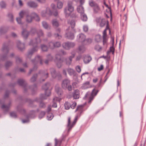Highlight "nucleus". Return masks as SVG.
<instances>
[{"label": "nucleus", "instance_id": "f3484780", "mask_svg": "<svg viewBox=\"0 0 146 146\" xmlns=\"http://www.w3.org/2000/svg\"><path fill=\"white\" fill-rule=\"evenodd\" d=\"M77 11L79 13H80L81 15H83L84 13V8L82 5H80L78 7Z\"/></svg>", "mask_w": 146, "mask_h": 146}, {"label": "nucleus", "instance_id": "f8f14e48", "mask_svg": "<svg viewBox=\"0 0 146 146\" xmlns=\"http://www.w3.org/2000/svg\"><path fill=\"white\" fill-rule=\"evenodd\" d=\"M106 5L107 7V9H106V12L107 13H106V15L107 18H108L109 17L108 15L110 16L111 18L112 13L111 8L110 7H109L107 5Z\"/></svg>", "mask_w": 146, "mask_h": 146}, {"label": "nucleus", "instance_id": "bf43d9fd", "mask_svg": "<svg viewBox=\"0 0 146 146\" xmlns=\"http://www.w3.org/2000/svg\"><path fill=\"white\" fill-rule=\"evenodd\" d=\"M19 4L20 6H22L23 5V3L21 0H19Z\"/></svg>", "mask_w": 146, "mask_h": 146}, {"label": "nucleus", "instance_id": "052dcab7", "mask_svg": "<svg viewBox=\"0 0 146 146\" xmlns=\"http://www.w3.org/2000/svg\"><path fill=\"white\" fill-rule=\"evenodd\" d=\"M84 2V0H80V3L81 5L83 4Z\"/></svg>", "mask_w": 146, "mask_h": 146}, {"label": "nucleus", "instance_id": "e433bc0d", "mask_svg": "<svg viewBox=\"0 0 146 146\" xmlns=\"http://www.w3.org/2000/svg\"><path fill=\"white\" fill-rule=\"evenodd\" d=\"M9 107H10L9 105H4L2 106V108L4 110L7 111H8V110L9 109Z\"/></svg>", "mask_w": 146, "mask_h": 146}, {"label": "nucleus", "instance_id": "c03bdc74", "mask_svg": "<svg viewBox=\"0 0 146 146\" xmlns=\"http://www.w3.org/2000/svg\"><path fill=\"white\" fill-rule=\"evenodd\" d=\"M98 92L96 91V90L95 89L93 90L91 94V96H95L96 95L97 93Z\"/></svg>", "mask_w": 146, "mask_h": 146}, {"label": "nucleus", "instance_id": "4d7b16f0", "mask_svg": "<svg viewBox=\"0 0 146 146\" xmlns=\"http://www.w3.org/2000/svg\"><path fill=\"white\" fill-rule=\"evenodd\" d=\"M8 17L11 19L10 21H13V16L12 15V14H10L9 15H8Z\"/></svg>", "mask_w": 146, "mask_h": 146}, {"label": "nucleus", "instance_id": "2f4dec72", "mask_svg": "<svg viewBox=\"0 0 146 146\" xmlns=\"http://www.w3.org/2000/svg\"><path fill=\"white\" fill-rule=\"evenodd\" d=\"M35 60L36 61H40L41 64H42V57L40 56H38L35 58Z\"/></svg>", "mask_w": 146, "mask_h": 146}, {"label": "nucleus", "instance_id": "6e6d98bb", "mask_svg": "<svg viewBox=\"0 0 146 146\" xmlns=\"http://www.w3.org/2000/svg\"><path fill=\"white\" fill-rule=\"evenodd\" d=\"M110 51L112 52V54H113L114 53V48L113 47H111L110 48Z\"/></svg>", "mask_w": 146, "mask_h": 146}, {"label": "nucleus", "instance_id": "c85d7f7f", "mask_svg": "<svg viewBox=\"0 0 146 146\" xmlns=\"http://www.w3.org/2000/svg\"><path fill=\"white\" fill-rule=\"evenodd\" d=\"M52 23L54 27H57L59 25L58 22L55 20H53L52 21Z\"/></svg>", "mask_w": 146, "mask_h": 146}, {"label": "nucleus", "instance_id": "603ef678", "mask_svg": "<svg viewBox=\"0 0 146 146\" xmlns=\"http://www.w3.org/2000/svg\"><path fill=\"white\" fill-rule=\"evenodd\" d=\"M11 116L13 117H16L17 116L15 112H12L11 113H10Z\"/></svg>", "mask_w": 146, "mask_h": 146}, {"label": "nucleus", "instance_id": "0e129e2a", "mask_svg": "<svg viewBox=\"0 0 146 146\" xmlns=\"http://www.w3.org/2000/svg\"><path fill=\"white\" fill-rule=\"evenodd\" d=\"M37 1L41 3H42L44 2L45 0H37Z\"/></svg>", "mask_w": 146, "mask_h": 146}, {"label": "nucleus", "instance_id": "6ab92c4d", "mask_svg": "<svg viewBox=\"0 0 146 146\" xmlns=\"http://www.w3.org/2000/svg\"><path fill=\"white\" fill-rule=\"evenodd\" d=\"M92 60V58L90 56H85L84 58V61L85 63H88Z\"/></svg>", "mask_w": 146, "mask_h": 146}, {"label": "nucleus", "instance_id": "ddd939ff", "mask_svg": "<svg viewBox=\"0 0 146 146\" xmlns=\"http://www.w3.org/2000/svg\"><path fill=\"white\" fill-rule=\"evenodd\" d=\"M51 108L49 107L48 108V113L47 115V118L48 120H51L53 117V115L52 113L49 112L51 110Z\"/></svg>", "mask_w": 146, "mask_h": 146}, {"label": "nucleus", "instance_id": "864d4df0", "mask_svg": "<svg viewBox=\"0 0 146 146\" xmlns=\"http://www.w3.org/2000/svg\"><path fill=\"white\" fill-rule=\"evenodd\" d=\"M84 31L85 32H87L88 30V27L87 25H84L83 27Z\"/></svg>", "mask_w": 146, "mask_h": 146}, {"label": "nucleus", "instance_id": "a19ab883", "mask_svg": "<svg viewBox=\"0 0 146 146\" xmlns=\"http://www.w3.org/2000/svg\"><path fill=\"white\" fill-rule=\"evenodd\" d=\"M42 25L43 27L46 29H48V24L45 22H43L42 23Z\"/></svg>", "mask_w": 146, "mask_h": 146}, {"label": "nucleus", "instance_id": "79ce46f5", "mask_svg": "<svg viewBox=\"0 0 146 146\" xmlns=\"http://www.w3.org/2000/svg\"><path fill=\"white\" fill-rule=\"evenodd\" d=\"M106 21L104 19H103L101 21V22L100 24L101 27H103L106 24Z\"/></svg>", "mask_w": 146, "mask_h": 146}, {"label": "nucleus", "instance_id": "bb28decb", "mask_svg": "<svg viewBox=\"0 0 146 146\" xmlns=\"http://www.w3.org/2000/svg\"><path fill=\"white\" fill-rule=\"evenodd\" d=\"M63 3L60 1L58 2L57 4V7L58 9H60L62 8Z\"/></svg>", "mask_w": 146, "mask_h": 146}, {"label": "nucleus", "instance_id": "423d86ee", "mask_svg": "<svg viewBox=\"0 0 146 146\" xmlns=\"http://www.w3.org/2000/svg\"><path fill=\"white\" fill-rule=\"evenodd\" d=\"M90 5L93 7L94 11L96 13L100 11V8L98 5L93 0H90L89 2Z\"/></svg>", "mask_w": 146, "mask_h": 146}, {"label": "nucleus", "instance_id": "f257e3e1", "mask_svg": "<svg viewBox=\"0 0 146 146\" xmlns=\"http://www.w3.org/2000/svg\"><path fill=\"white\" fill-rule=\"evenodd\" d=\"M19 16L20 18H17L16 20L19 24H21V19L22 18L24 15H26V21L28 23H30L32 21L33 18L35 19L36 21H39L40 19L38 16L35 13H32L31 15H27L26 12L22 11L19 13Z\"/></svg>", "mask_w": 146, "mask_h": 146}, {"label": "nucleus", "instance_id": "20e7f679", "mask_svg": "<svg viewBox=\"0 0 146 146\" xmlns=\"http://www.w3.org/2000/svg\"><path fill=\"white\" fill-rule=\"evenodd\" d=\"M62 88L65 89H67L69 91L72 90V86L70 84V82L68 79H65L62 82Z\"/></svg>", "mask_w": 146, "mask_h": 146}, {"label": "nucleus", "instance_id": "49530a36", "mask_svg": "<svg viewBox=\"0 0 146 146\" xmlns=\"http://www.w3.org/2000/svg\"><path fill=\"white\" fill-rule=\"evenodd\" d=\"M45 115V113L44 111H42L40 113L39 117V118H42Z\"/></svg>", "mask_w": 146, "mask_h": 146}, {"label": "nucleus", "instance_id": "37998d69", "mask_svg": "<svg viewBox=\"0 0 146 146\" xmlns=\"http://www.w3.org/2000/svg\"><path fill=\"white\" fill-rule=\"evenodd\" d=\"M41 48L42 50L43 51H46L47 50V47L46 46L42 45L41 46Z\"/></svg>", "mask_w": 146, "mask_h": 146}, {"label": "nucleus", "instance_id": "aec40b11", "mask_svg": "<svg viewBox=\"0 0 146 146\" xmlns=\"http://www.w3.org/2000/svg\"><path fill=\"white\" fill-rule=\"evenodd\" d=\"M83 105H80L78 106L76 110V111H78L79 113L81 114L83 111Z\"/></svg>", "mask_w": 146, "mask_h": 146}, {"label": "nucleus", "instance_id": "393cba45", "mask_svg": "<svg viewBox=\"0 0 146 146\" xmlns=\"http://www.w3.org/2000/svg\"><path fill=\"white\" fill-rule=\"evenodd\" d=\"M22 35L25 38H26L28 36L29 33L26 30H23L22 33Z\"/></svg>", "mask_w": 146, "mask_h": 146}, {"label": "nucleus", "instance_id": "de8ad7c7", "mask_svg": "<svg viewBox=\"0 0 146 146\" xmlns=\"http://www.w3.org/2000/svg\"><path fill=\"white\" fill-rule=\"evenodd\" d=\"M76 70L78 72H80L81 71V69L80 67L78 66H77L76 68Z\"/></svg>", "mask_w": 146, "mask_h": 146}, {"label": "nucleus", "instance_id": "09e8293b", "mask_svg": "<svg viewBox=\"0 0 146 146\" xmlns=\"http://www.w3.org/2000/svg\"><path fill=\"white\" fill-rule=\"evenodd\" d=\"M70 24L72 28H73L75 25V22L74 21H72L71 22Z\"/></svg>", "mask_w": 146, "mask_h": 146}, {"label": "nucleus", "instance_id": "a18cd8bd", "mask_svg": "<svg viewBox=\"0 0 146 146\" xmlns=\"http://www.w3.org/2000/svg\"><path fill=\"white\" fill-rule=\"evenodd\" d=\"M37 76V75L36 74L35 75L33 76L32 78L31 79V82H33L35 81L36 80V77Z\"/></svg>", "mask_w": 146, "mask_h": 146}, {"label": "nucleus", "instance_id": "9b49d317", "mask_svg": "<svg viewBox=\"0 0 146 146\" xmlns=\"http://www.w3.org/2000/svg\"><path fill=\"white\" fill-rule=\"evenodd\" d=\"M108 29V27L107 26L106 28L103 33V44H104L106 42L107 40L106 31Z\"/></svg>", "mask_w": 146, "mask_h": 146}, {"label": "nucleus", "instance_id": "58836bf2", "mask_svg": "<svg viewBox=\"0 0 146 146\" xmlns=\"http://www.w3.org/2000/svg\"><path fill=\"white\" fill-rule=\"evenodd\" d=\"M18 83L19 85L21 86H23L25 84L24 81L22 79L19 80L18 81Z\"/></svg>", "mask_w": 146, "mask_h": 146}, {"label": "nucleus", "instance_id": "39448f33", "mask_svg": "<svg viewBox=\"0 0 146 146\" xmlns=\"http://www.w3.org/2000/svg\"><path fill=\"white\" fill-rule=\"evenodd\" d=\"M74 10V8L72 6V2H70L68 3L67 7L65 9L64 12L66 15L67 16H69Z\"/></svg>", "mask_w": 146, "mask_h": 146}, {"label": "nucleus", "instance_id": "72a5a7b5", "mask_svg": "<svg viewBox=\"0 0 146 146\" xmlns=\"http://www.w3.org/2000/svg\"><path fill=\"white\" fill-rule=\"evenodd\" d=\"M64 106L65 109L68 110L71 107V105L68 102H66L64 104Z\"/></svg>", "mask_w": 146, "mask_h": 146}, {"label": "nucleus", "instance_id": "f03ea898", "mask_svg": "<svg viewBox=\"0 0 146 146\" xmlns=\"http://www.w3.org/2000/svg\"><path fill=\"white\" fill-rule=\"evenodd\" d=\"M36 34L38 36V37L37 38H36L35 39L33 40V41H31L29 44V45H33V46H35V47L31 51L29 52V55L31 54L33 52L37 50L38 47L36 46V44L40 42V39L39 37L42 36L43 33L42 31L41 30H40L36 33Z\"/></svg>", "mask_w": 146, "mask_h": 146}, {"label": "nucleus", "instance_id": "5701e85b", "mask_svg": "<svg viewBox=\"0 0 146 146\" xmlns=\"http://www.w3.org/2000/svg\"><path fill=\"white\" fill-rule=\"evenodd\" d=\"M28 5L32 7H35L37 6V5L34 2L30 1L27 3Z\"/></svg>", "mask_w": 146, "mask_h": 146}, {"label": "nucleus", "instance_id": "69168bd1", "mask_svg": "<svg viewBox=\"0 0 146 146\" xmlns=\"http://www.w3.org/2000/svg\"><path fill=\"white\" fill-rule=\"evenodd\" d=\"M81 58V57L80 56H78L76 58V60H80Z\"/></svg>", "mask_w": 146, "mask_h": 146}, {"label": "nucleus", "instance_id": "ea45409f", "mask_svg": "<svg viewBox=\"0 0 146 146\" xmlns=\"http://www.w3.org/2000/svg\"><path fill=\"white\" fill-rule=\"evenodd\" d=\"M51 74L52 77L54 78H55L56 77V72L55 70L54 69H51Z\"/></svg>", "mask_w": 146, "mask_h": 146}, {"label": "nucleus", "instance_id": "2eb2a0df", "mask_svg": "<svg viewBox=\"0 0 146 146\" xmlns=\"http://www.w3.org/2000/svg\"><path fill=\"white\" fill-rule=\"evenodd\" d=\"M61 100V99L59 98L55 97L53 99V104L52 105V107L54 108H56L57 107V104L56 102H60Z\"/></svg>", "mask_w": 146, "mask_h": 146}, {"label": "nucleus", "instance_id": "e2e57ef3", "mask_svg": "<svg viewBox=\"0 0 146 146\" xmlns=\"http://www.w3.org/2000/svg\"><path fill=\"white\" fill-rule=\"evenodd\" d=\"M44 105L42 103H41L40 104V106L41 107H42V108L44 107Z\"/></svg>", "mask_w": 146, "mask_h": 146}, {"label": "nucleus", "instance_id": "8fccbe9b", "mask_svg": "<svg viewBox=\"0 0 146 146\" xmlns=\"http://www.w3.org/2000/svg\"><path fill=\"white\" fill-rule=\"evenodd\" d=\"M77 104L76 102H74L72 103V104L71 105V108L74 109V108L76 106Z\"/></svg>", "mask_w": 146, "mask_h": 146}, {"label": "nucleus", "instance_id": "b1692460", "mask_svg": "<svg viewBox=\"0 0 146 146\" xmlns=\"http://www.w3.org/2000/svg\"><path fill=\"white\" fill-rule=\"evenodd\" d=\"M53 45V46L50 45L52 48H54L55 47H59L60 46V43L59 42H56L55 43H51Z\"/></svg>", "mask_w": 146, "mask_h": 146}, {"label": "nucleus", "instance_id": "a878e982", "mask_svg": "<svg viewBox=\"0 0 146 146\" xmlns=\"http://www.w3.org/2000/svg\"><path fill=\"white\" fill-rule=\"evenodd\" d=\"M47 58L48 59L45 60L44 62L46 64H47L49 61L52 60V57L50 55H49L47 56Z\"/></svg>", "mask_w": 146, "mask_h": 146}, {"label": "nucleus", "instance_id": "c9c22d12", "mask_svg": "<svg viewBox=\"0 0 146 146\" xmlns=\"http://www.w3.org/2000/svg\"><path fill=\"white\" fill-rule=\"evenodd\" d=\"M95 49L96 50L100 51L102 50V47L99 45H96L95 47Z\"/></svg>", "mask_w": 146, "mask_h": 146}, {"label": "nucleus", "instance_id": "cd10ccee", "mask_svg": "<svg viewBox=\"0 0 146 146\" xmlns=\"http://www.w3.org/2000/svg\"><path fill=\"white\" fill-rule=\"evenodd\" d=\"M85 48L83 46H80L78 48V50L80 52H83L85 50Z\"/></svg>", "mask_w": 146, "mask_h": 146}, {"label": "nucleus", "instance_id": "1a4fd4ad", "mask_svg": "<svg viewBox=\"0 0 146 146\" xmlns=\"http://www.w3.org/2000/svg\"><path fill=\"white\" fill-rule=\"evenodd\" d=\"M75 44L72 42H66L62 44L63 48L66 49H69L71 48L74 47Z\"/></svg>", "mask_w": 146, "mask_h": 146}, {"label": "nucleus", "instance_id": "5fc2aeb1", "mask_svg": "<svg viewBox=\"0 0 146 146\" xmlns=\"http://www.w3.org/2000/svg\"><path fill=\"white\" fill-rule=\"evenodd\" d=\"M104 68V66L103 65H100V66L98 67V70L99 71H100L102 70Z\"/></svg>", "mask_w": 146, "mask_h": 146}, {"label": "nucleus", "instance_id": "4be33fe9", "mask_svg": "<svg viewBox=\"0 0 146 146\" xmlns=\"http://www.w3.org/2000/svg\"><path fill=\"white\" fill-rule=\"evenodd\" d=\"M17 45L18 48L21 50H22L24 48V44L21 43L19 41L18 42Z\"/></svg>", "mask_w": 146, "mask_h": 146}, {"label": "nucleus", "instance_id": "a211bd4d", "mask_svg": "<svg viewBox=\"0 0 146 146\" xmlns=\"http://www.w3.org/2000/svg\"><path fill=\"white\" fill-rule=\"evenodd\" d=\"M66 37L69 39H72L74 38V35L73 33L68 32L66 33Z\"/></svg>", "mask_w": 146, "mask_h": 146}, {"label": "nucleus", "instance_id": "7c9ffc66", "mask_svg": "<svg viewBox=\"0 0 146 146\" xmlns=\"http://www.w3.org/2000/svg\"><path fill=\"white\" fill-rule=\"evenodd\" d=\"M92 42V40L90 38H88L85 39L84 44H87L91 43Z\"/></svg>", "mask_w": 146, "mask_h": 146}, {"label": "nucleus", "instance_id": "774afa93", "mask_svg": "<svg viewBox=\"0 0 146 146\" xmlns=\"http://www.w3.org/2000/svg\"><path fill=\"white\" fill-rule=\"evenodd\" d=\"M63 74L65 75H66V72L65 70H64L63 71Z\"/></svg>", "mask_w": 146, "mask_h": 146}, {"label": "nucleus", "instance_id": "0eeeda50", "mask_svg": "<svg viewBox=\"0 0 146 146\" xmlns=\"http://www.w3.org/2000/svg\"><path fill=\"white\" fill-rule=\"evenodd\" d=\"M50 86V83H47L43 86L42 88L45 90V95L47 96H49L51 94L49 87Z\"/></svg>", "mask_w": 146, "mask_h": 146}, {"label": "nucleus", "instance_id": "7ed1b4c3", "mask_svg": "<svg viewBox=\"0 0 146 146\" xmlns=\"http://www.w3.org/2000/svg\"><path fill=\"white\" fill-rule=\"evenodd\" d=\"M51 7L53 10V12H52L48 8L46 9V11H43L41 15L42 16H46L48 15H50L53 14L55 16H56L58 15V12L55 10V6L54 4L51 5Z\"/></svg>", "mask_w": 146, "mask_h": 146}, {"label": "nucleus", "instance_id": "dca6fc26", "mask_svg": "<svg viewBox=\"0 0 146 146\" xmlns=\"http://www.w3.org/2000/svg\"><path fill=\"white\" fill-rule=\"evenodd\" d=\"M59 58L58 57L56 56V58L57 60V65L58 68L61 67L62 65V63L63 62V60L60 58V56H58Z\"/></svg>", "mask_w": 146, "mask_h": 146}, {"label": "nucleus", "instance_id": "4468645a", "mask_svg": "<svg viewBox=\"0 0 146 146\" xmlns=\"http://www.w3.org/2000/svg\"><path fill=\"white\" fill-rule=\"evenodd\" d=\"M79 91L78 90H74L73 94V97L75 99H78L79 98Z\"/></svg>", "mask_w": 146, "mask_h": 146}, {"label": "nucleus", "instance_id": "412c9836", "mask_svg": "<svg viewBox=\"0 0 146 146\" xmlns=\"http://www.w3.org/2000/svg\"><path fill=\"white\" fill-rule=\"evenodd\" d=\"M90 86V82H89L87 81L83 84L82 88L83 89H85L89 88Z\"/></svg>", "mask_w": 146, "mask_h": 146}, {"label": "nucleus", "instance_id": "473e14b6", "mask_svg": "<svg viewBox=\"0 0 146 146\" xmlns=\"http://www.w3.org/2000/svg\"><path fill=\"white\" fill-rule=\"evenodd\" d=\"M81 16V19L83 21H86L87 20V16L85 14L83 13Z\"/></svg>", "mask_w": 146, "mask_h": 146}, {"label": "nucleus", "instance_id": "3c124183", "mask_svg": "<svg viewBox=\"0 0 146 146\" xmlns=\"http://www.w3.org/2000/svg\"><path fill=\"white\" fill-rule=\"evenodd\" d=\"M0 5L1 7L3 8H4L5 6V3L3 1H2L0 3Z\"/></svg>", "mask_w": 146, "mask_h": 146}, {"label": "nucleus", "instance_id": "338daca9", "mask_svg": "<svg viewBox=\"0 0 146 146\" xmlns=\"http://www.w3.org/2000/svg\"><path fill=\"white\" fill-rule=\"evenodd\" d=\"M56 37L58 36V37L59 38H60L61 37V36L59 35V34L57 33V34L55 35Z\"/></svg>", "mask_w": 146, "mask_h": 146}, {"label": "nucleus", "instance_id": "4c0bfd02", "mask_svg": "<svg viewBox=\"0 0 146 146\" xmlns=\"http://www.w3.org/2000/svg\"><path fill=\"white\" fill-rule=\"evenodd\" d=\"M55 90L58 95H61L62 93V92L61 89L59 88H57L55 89Z\"/></svg>", "mask_w": 146, "mask_h": 146}, {"label": "nucleus", "instance_id": "9d476101", "mask_svg": "<svg viewBox=\"0 0 146 146\" xmlns=\"http://www.w3.org/2000/svg\"><path fill=\"white\" fill-rule=\"evenodd\" d=\"M86 38L85 36L82 34H80L77 36V39L78 41L84 44Z\"/></svg>", "mask_w": 146, "mask_h": 146}, {"label": "nucleus", "instance_id": "680f3d73", "mask_svg": "<svg viewBox=\"0 0 146 146\" xmlns=\"http://www.w3.org/2000/svg\"><path fill=\"white\" fill-rule=\"evenodd\" d=\"M3 51H5V50H7V46L3 47Z\"/></svg>", "mask_w": 146, "mask_h": 146}, {"label": "nucleus", "instance_id": "13d9d810", "mask_svg": "<svg viewBox=\"0 0 146 146\" xmlns=\"http://www.w3.org/2000/svg\"><path fill=\"white\" fill-rule=\"evenodd\" d=\"M98 81V79L97 78H94L93 80V82L94 83H96Z\"/></svg>", "mask_w": 146, "mask_h": 146}, {"label": "nucleus", "instance_id": "6e6552de", "mask_svg": "<svg viewBox=\"0 0 146 146\" xmlns=\"http://www.w3.org/2000/svg\"><path fill=\"white\" fill-rule=\"evenodd\" d=\"M71 118L70 117H69L68 119V131H69L73 127L74 125L76 123V119H75L74 121L72 123H71L70 122Z\"/></svg>", "mask_w": 146, "mask_h": 146}, {"label": "nucleus", "instance_id": "f704fd0d", "mask_svg": "<svg viewBox=\"0 0 146 146\" xmlns=\"http://www.w3.org/2000/svg\"><path fill=\"white\" fill-rule=\"evenodd\" d=\"M68 74L70 75H73L74 73V71L73 69L71 68H69L68 70Z\"/></svg>", "mask_w": 146, "mask_h": 146}, {"label": "nucleus", "instance_id": "c756f323", "mask_svg": "<svg viewBox=\"0 0 146 146\" xmlns=\"http://www.w3.org/2000/svg\"><path fill=\"white\" fill-rule=\"evenodd\" d=\"M74 56V54H72V55L69 57V61L66 62V64L68 65H70L71 63L72 58H73Z\"/></svg>", "mask_w": 146, "mask_h": 146}]
</instances>
